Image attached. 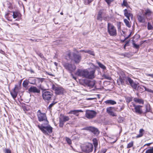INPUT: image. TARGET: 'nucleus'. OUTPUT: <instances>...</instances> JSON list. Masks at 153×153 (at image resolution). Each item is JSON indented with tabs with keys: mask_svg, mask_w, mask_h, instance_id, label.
<instances>
[{
	"mask_svg": "<svg viewBox=\"0 0 153 153\" xmlns=\"http://www.w3.org/2000/svg\"><path fill=\"white\" fill-rule=\"evenodd\" d=\"M125 82L126 84L130 85L134 89H136L137 84L135 83L130 78L128 77H125L123 79L122 78L120 77L117 80V83L119 85H123Z\"/></svg>",
	"mask_w": 153,
	"mask_h": 153,
	"instance_id": "nucleus-1",
	"label": "nucleus"
},
{
	"mask_svg": "<svg viewBox=\"0 0 153 153\" xmlns=\"http://www.w3.org/2000/svg\"><path fill=\"white\" fill-rule=\"evenodd\" d=\"M37 126L41 131L45 135H48L49 134L52 132L53 128L49 125L42 124L41 125H38Z\"/></svg>",
	"mask_w": 153,
	"mask_h": 153,
	"instance_id": "nucleus-2",
	"label": "nucleus"
},
{
	"mask_svg": "<svg viewBox=\"0 0 153 153\" xmlns=\"http://www.w3.org/2000/svg\"><path fill=\"white\" fill-rule=\"evenodd\" d=\"M68 55L71 60L74 62L76 64H79L80 62L82 57L80 55L76 54L75 53H71L69 52Z\"/></svg>",
	"mask_w": 153,
	"mask_h": 153,
	"instance_id": "nucleus-3",
	"label": "nucleus"
},
{
	"mask_svg": "<svg viewBox=\"0 0 153 153\" xmlns=\"http://www.w3.org/2000/svg\"><path fill=\"white\" fill-rule=\"evenodd\" d=\"M37 116L39 121H44L45 125H47L48 124V122L45 114L42 113L40 110H39L37 112Z\"/></svg>",
	"mask_w": 153,
	"mask_h": 153,
	"instance_id": "nucleus-4",
	"label": "nucleus"
},
{
	"mask_svg": "<svg viewBox=\"0 0 153 153\" xmlns=\"http://www.w3.org/2000/svg\"><path fill=\"white\" fill-rule=\"evenodd\" d=\"M51 89L55 91V93L57 95L62 94L64 93V89L62 87L57 85L52 84Z\"/></svg>",
	"mask_w": 153,
	"mask_h": 153,
	"instance_id": "nucleus-5",
	"label": "nucleus"
},
{
	"mask_svg": "<svg viewBox=\"0 0 153 153\" xmlns=\"http://www.w3.org/2000/svg\"><path fill=\"white\" fill-rule=\"evenodd\" d=\"M108 31L111 36H115L117 35V30L115 27L110 23L108 24Z\"/></svg>",
	"mask_w": 153,
	"mask_h": 153,
	"instance_id": "nucleus-6",
	"label": "nucleus"
},
{
	"mask_svg": "<svg viewBox=\"0 0 153 153\" xmlns=\"http://www.w3.org/2000/svg\"><path fill=\"white\" fill-rule=\"evenodd\" d=\"M62 65L69 72L72 73L76 68L74 65L70 64L67 62H63Z\"/></svg>",
	"mask_w": 153,
	"mask_h": 153,
	"instance_id": "nucleus-7",
	"label": "nucleus"
},
{
	"mask_svg": "<svg viewBox=\"0 0 153 153\" xmlns=\"http://www.w3.org/2000/svg\"><path fill=\"white\" fill-rule=\"evenodd\" d=\"M53 94L52 92L44 90L42 92V96L45 101L50 100L53 97Z\"/></svg>",
	"mask_w": 153,
	"mask_h": 153,
	"instance_id": "nucleus-8",
	"label": "nucleus"
},
{
	"mask_svg": "<svg viewBox=\"0 0 153 153\" xmlns=\"http://www.w3.org/2000/svg\"><path fill=\"white\" fill-rule=\"evenodd\" d=\"M97 114V113L94 110H87L86 111L85 116L89 119H91L95 117Z\"/></svg>",
	"mask_w": 153,
	"mask_h": 153,
	"instance_id": "nucleus-9",
	"label": "nucleus"
},
{
	"mask_svg": "<svg viewBox=\"0 0 153 153\" xmlns=\"http://www.w3.org/2000/svg\"><path fill=\"white\" fill-rule=\"evenodd\" d=\"M85 78L88 79H92L94 77L95 70L90 69H86Z\"/></svg>",
	"mask_w": 153,
	"mask_h": 153,
	"instance_id": "nucleus-10",
	"label": "nucleus"
},
{
	"mask_svg": "<svg viewBox=\"0 0 153 153\" xmlns=\"http://www.w3.org/2000/svg\"><path fill=\"white\" fill-rule=\"evenodd\" d=\"M93 149V146L92 144L88 143L84 146L82 148V150L87 153H89L92 152Z\"/></svg>",
	"mask_w": 153,
	"mask_h": 153,
	"instance_id": "nucleus-11",
	"label": "nucleus"
},
{
	"mask_svg": "<svg viewBox=\"0 0 153 153\" xmlns=\"http://www.w3.org/2000/svg\"><path fill=\"white\" fill-rule=\"evenodd\" d=\"M86 69H78L75 74L78 76L85 78Z\"/></svg>",
	"mask_w": 153,
	"mask_h": 153,
	"instance_id": "nucleus-12",
	"label": "nucleus"
},
{
	"mask_svg": "<svg viewBox=\"0 0 153 153\" xmlns=\"http://www.w3.org/2000/svg\"><path fill=\"white\" fill-rule=\"evenodd\" d=\"M82 129L89 130L96 135L99 134L100 133L97 129L91 126L86 127L83 128Z\"/></svg>",
	"mask_w": 153,
	"mask_h": 153,
	"instance_id": "nucleus-13",
	"label": "nucleus"
},
{
	"mask_svg": "<svg viewBox=\"0 0 153 153\" xmlns=\"http://www.w3.org/2000/svg\"><path fill=\"white\" fill-rule=\"evenodd\" d=\"M133 105L134 107L135 112L139 114H141L142 113V106L140 105H136L135 104H133Z\"/></svg>",
	"mask_w": 153,
	"mask_h": 153,
	"instance_id": "nucleus-14",
	"label": "nucleus"
},
{
	"mask_svg": "<svg viewBox=\"0 0 153 153\" xmlns=\"http://www.w3.org/2000/svg\"><path fill=\"white\" fill-rule=\"evenodd\" d=\"M114 108L112 107H108L106 109V111L107 113L110 115L112 116H116L117 114L113 112Z\"/></svg>",
	"mask_w": 153,
	"mask_h": 153,
	"instance_id": "nucleus-15",
	"label": "nucleus"
},
{
	"mask_svg": "<svg viewBox=\"0 0 153 153\" xmlns=\"http://www.w3.org/2000/svg\"><path fill=\"white\" fill-rule=\"evenodd\" d=\"M45 79L44 78H40L36 77L34 79V81L33 82H30V84L33 85L36 84L37 83L39 84L42 83Z\"/></svg>",
	"mask_w": 153,
	"mask_h": 153,
	"instance_id": "nucleus-16",
	"label": "nucleus"
},
{
	"mask_svg": "<svg viewBox=\"0 0 153 153\" xmlns=\"http://www.w3.org/2000/svg\"><path fill=\"white\" fill-rule=\"evenodd\" d=\"M28 90L31 93H39L40 92V90L36 87L34 86H31L29 88Z\"/></svg>",
	"mask_w": 153,
	"mask_h": 153,
	"instance_id": "nucleus-17",
	"label": "nucleus"
},
{
	"mask_svg": "<svg viewBox=\"0 0 153 153\" xmlns=\"http://www.w3.org/2000/svg\"><path fill=\"white\" fill-rule=\"evenodd\" d=\"M124 12L125 16L127 18L128 20H130V17L132 19L133 18V14L131 13H128L127 9H125L124 10Z\"/></svg>",
	"mask_w": 153,
	"mask_h": 153,
	"instance_id": "nucleus-18",
	"label": "nucleus"
},
{
	"mask_svg": "<svg viewBox=\"0 0 153 153\" xmlns=\"http://www.w3.org/2000/svg\"><path fill=\"white\" fill-rule=\"evenodd\" d=\"M83 111L82 110H72L69 112L68 114H73L75 115L76 116L79 115L78 113L79 112H82Z\"/></svg>",
	"mask_w": 153,
	"mask_h": 153,
	"instance_id": "nucleus-19",
	"label": "nucleus"
},
{
	"mask_svg": "<svg viewBox=\"0 0 153 153\" xmlns=\"http://www.w3.org/2000/svg\"><path fill=\"white\" fill-rule=\"evenodd\" d=\"M137 17L138 20L140 22L144 23L145 22L146 19L144 16L138 15Z\"/></svg>",
	"mask_w": 153,
	"mask_h": 153,
	"instance_id": "nucleus-20",
	"label": "nucleus"
},
{
	"mask_svg": "<svg viewBox=\"0 0 153 153\" xmlns=\"http://www.w3.org/2000/svg\"><path fill=\"white\" fill-rule=\"evenodd\" d=\"M16 88H17L16 85V86L15 88H14L13 91L10 92V94L11 96L14 99L16 97L17 95V92L16 91Z\"/></svg>",
	"mask_w": 153,
	"mask_h": 153,
	"instance_id": "nucleus-21",
	"label": "nucleus"
},
{
	"mask_svg": "<svg viewBox=\"0 0 153 153\" xmlns=\"http://www.w3.org/2000/svg\"><path fill=\"white\" fill-rule=\"evenodd\" d=\"M105 102L108 105H114L116 104V102L112 100H108Z\"/></svg>",
	"mask_w": 153,
	"mask_h": 153,
	"instance_id": "nucleus-22",
	"label": "nucleus"
},
{
	"mask_svg": "<svg viewBox=\"0 0 153 153\" xmlns=\"http://www.w3.org/2000/svg\"><path fill=\"white\" fill-rule=\"evenodd\" d=\"M59 118H61L62 120L64 122L68 121L70 120L69 117L65 116L63 115H60Z\"/></svg>",
	"mask_w": 153,
	"mask_h": 153,
	"instance_id": "nucleus-23",
	"label": "nucleus"
},
{
	"mask_svg": "<svg viewBox=\"0 0 153 153\" xmlns=\"http://www.w3.org/2000/svg\"><path fill=\"white\" fill-rule=\"evenodd\" d=\"M134 101L136 103H138L139 104H144V101L142 99L135 98L134 99Z\"/></svg>",
	"mask_w": 153,
	"mask_h": 153,
	"instance_id": "nucleus-24",
	"label": "nucleus"
},
{
	"mask_svg": "<svg viewBox=\"0 0 153 153\" xmlns=\"http://www.w3.org/2000/svg\"><path fill=\"white\" fill-rule=\"evenodd\" d=\"M144 130L143 129H140L139 134L136 136L137 138H139L142 137L143 134Z\"/></svg>",
	"mask_w": 153,
	"mask_h": 153,
	"instance_id": "nucleus-25",
	"label": "nucleus"
},
{
	"mask_svg": "<svg viewBox=\"0 0 153 153\" xmlns=\"http://www.w3.org/2000/svg\"><path fill=\"white\" fill-rule=\"evenodd\" d=\"M93 143L94 147V150H96V147L98 145V142L96 139L94 138L93 139Z\"/></svg>",
	"mask_w": 153,
	"mask_h": 153,
	"instance_id": "nucleus-26",
	"label": "nucleus"
},
{
	"mask_svg": "<svg viewBox=\"0 0 153 153\" xmlns=\"http://www.w3.org/2000/svg\"><path fill=\"white\" fill-rule=\"evenodd\" d=\"M20 13L18 12H13V17L14 19H15L17 17L19 16Z\"/></svg>",
	"mask_w": 153,
	"mask_h": 153,
	"instance_id": "nucleus-27",
	"label": "nucleus"
},
{
	"mask_svg": "<svg viewBox=\"0 0 153 153\" xmlns=\"http://www.w3.org/2000/svg\"><path fill=\"white\" fill-rule=\"evenodd\" d=\"M146 112H150L151 111L150 106L149 104H147L145 105Z\"/></svg>",
	"mask_w": 153,
	"mask_h": 153,
	"instance_id": "nucleus-28",
	"label": "nucleus"
},
{
	"mask_svg": "<svg viewBox=\"0 0 153 153\" xmlns=\"http://www.w3.org/2000/svg\"><path fill=\"white\" fill-rule=\"evenodd\" d=\"M64 122L62 120L61 118H59V126L60 127H62L64 124Z\"/></svg>",
	"mask_w": 153,
	"mask_h": 153,
	"instance_id": "nucleus-29",
	"label": "nucleus"
},
{
	"mask_svg": "<svg viewBox=\"0 0 153 153\" xmlns=\"http://www.w3.org/2000/svg\"><path fill=\"white\" fill-rule=\"evenodd\" d=\"M102 13L100 11L97 15V19L98 20L102 21Z\"/></svg>",
	"mask_w": 153,
	"mask_h": 153,
	"instance_id": "nucleus-30",
	"label": "nucleus"
},
{
	"mask_svg": "<svg viewBox=\"0 0 153 153\" xmlns=\"http://www.w3.org/2000/svg\"><path fill=\"white\" fill-rule=\"evenodd\" d=\"M134 142L133 141H131L129 143H128L127 146V148L129 149L132 147L134 145Z\"/></svg>",
	"mask_w": 153,
	"mask_h": 153,
	"instance_id": "nucleus-31",
	"label": "nucleus"
},
{
	"mask_svg": "<svg viewBox=\"0 0 153 153\" xmlns=\"http://www.w3.org/2000/svg\"><path fill=\"white\" fill-rule=\"evenodd\" d=\"M124 22L126 26L128 27H131V25L130 24L129 22L127 19H124Z\"/></svg>",
	"mask_w": 153,
	"mask_h": 153,
	"instance_id": "nucleus-32",
	"label": "nucleus"
},
{
	"mask_svg": "<svg viewBox=\"0 0 153 153\" xmlns=\"http://www.w3.org/2000/svg\"><path fill=\"white\" fill-rule=\"evenodd\" d=\"M121 5L122 6H124L127 7H128L129 6L128 4L127 1L126 0H124L123 2V3Z\"/></svg>",
	"mask_w": 153,
	"mask_h": 153,
	"instance_id": "nucleus-33",
	"label": "nucleus"
},
{
	"mask_svg": "<svg viewBox=\"0 0 153 153\" xmlns=\"http://www.w3.org/2000/svg\"><path fill=\"white\" fill-rule=\"evenodd\" d=\"M123 106L118 105L117 106L116 110L118 111H120L123 109Z\"/></svg>",
	"mask_w": 153,
	"mask_h": 153,
	"instance_id": "nucleus-34",
	"label": "nucleus"
},
{
	"mask_svg": "<svg viewBox=\"0 0 153 153\" xmlns=\"http://www.w3.org/2000/svg\"><path fill=\"white\" fill-rule=\"evenodd\" d=\"M97 63L98 65L101 68L103 69H106L105 67L100 62H97Z\"/></svg>",
	"mask_w": 153,
	"mask_h": 153,
	"instance_id": "nucleus-35",
	"label": "nucleus"
},
{
	"mask_svg": "<svg viewBox=\"0 0 153 153\" xmlns=\"http://www.w3.org/2000/svg\"><path fill=\"white\" fill-rule=\"evenodd\" d=\"M95 82L94 81H91L88 83V85L90 86L93 87L95 85Z\"/></svg>",
	"mask_w": 153,
	"mask_h": 153,
	"instance_id": "nucleus-36",
	"label": "nucleus"
},
{
	"mask_svg": "<svg viewBox=\"0 0 153 153\" xmlns=\"http://www.w3.org/2000/svg\"><path fill=\"white\" fill-rule=\"evenodd\" d=\"M103 77L104 78L107 79L109 80H110L111 79V78L108 75L104 74L103 76Z\"/></svg>",
	"mask_w": 153,
	"mask_h": 153,
	"instance_id": "nucleus-37",
	"label": "nucleus"
},
{
	"mask_svg": "<svg viewBox=\"0 0 153 153\" xmlns=\"http://www.w3.org/2000/svg\"><path fill=\"white\" fill-rule=\"evenodd\" d=\"M93 0H84L85 4L88 5L90 4Z\"/></svg>",
	"mask_w": 153,
	"mask_h": 153,
	"instance_id": "nucleus-38",
	"label": "nucleus"
},
{
	"mask_svg": "<svg viewBox=\"0 0 153 153\" xmlns=\"http://www.w3.org/2000/svg\"><path fill=\"white\" fill-rule=\"evenodd\" d=\"M147 28L149 30H151L153 29V27L149 22H148V24Z\"/></svg>",
	"mask_w": 153,
	"mask_h": 153,
	"instance_id": "nucleus-39",
	"label": "nucleus"
},
{
	"mask_svg": "<svg viewBox=\"0 0 153 153\" xmlns=\"http://www.w3.org/2000/svg\"><path fill=\"white\" fill-rule=\"evenodd\" d=\"M143 87L144 88L145 90L146 91L153 93V91L152 90L149 88H147L145 86H143Z\"/></svg>",
	"mask_w": 153,
	"mask_h": 153,
	"instance_id": "nucleus-40",
	"label": "nucleus"
},
{
	"mask_svg": "<svg viewBox=\"0 0 153 153\" xmlns=\"http://www.w3.org/2000/svg\"><path fill=\"white\" fill-rule=\"evenodd\" d=\"M65 140L67 143L69 144H71V140L68 137H66L65 138Z\"/></svg>",
	"mask_w": 153,
	"mask_h": 153,
	"instance_id": "nucleus-41",
	"label": "nucleus"
},
{
	"mask_svg": "<svg viewBox=\"0 0 153 153\" xmlns=\"http://www.w3.org/2000/svg\"><path fill=\"white\" fill-rule=\"evenodd\" d=\"M86 52H87V53H88V54H89L90 55H92L93 56L94 55L93 51L90 50H88Z\"/></svg>",
	"mask_w": 153,
	"mask_h": 153,
	"instance_id": "nucleus-42",
	"label": "nucleus"
},
{
	"mask_svg": "<svg viewBox=\"0 0 153 153\" xmlns=\"http://www.w3.org/2000/svg\"><path fill=\"white\" fill-rule=\"evenodd\" d=\"M123 120L124 118L123 117H120L118 118V121L119 123H122L123 122Z\"/></svg>",
	"mask_w": 153,
	"mask_h": 153,
	"instance_id": "nucleus-43",
	"label": "nucleus"
},
{
	"mask_svg": "<svg viewBox=\"0 0 153 153\" xmlns=\"http://www.w3.org/2000/svg\"><path fill=\"white\" fill-rule=\"evenodd\" d=\"M28 85V82H27L25 81H24L23 82V83H22V85H23V86H24V87H25V88H26L27 87Z\"/></svg>",
	"mask_w": 153,
	"mask_h": 153,
	"instance_id": "nucleus-44",
	"label": "nucleus"
},
{
	"mask_svg": "<svg viewBox=\"0 0 153 153\" xmlns=\"http://www.w3.org/2000/svg\"><path fill=\"white\" fill-rule=\"evenodd\" d=\"M145 153H153V148L147 150L146 151Z\"/></svg>",
	"mask_w": 153,
	"mask_h": 153,
	"instance_id": "nucleus-45",
	"label": "nucleus"
},
{
	"mask_svg": "<svg viewBox=\"0 0 153 153\" xmlns=\"http://www.w3.org/2000/svg\"><path fill=\"white\" fill-rule=\"evenodd\" d=\"M132 100V98L130 97H128L126 98V102L128 103H129Z\"/></svg>",
	"mask_w": 153,
	"mask_h": 153,
	"instance_id": "nucleus-46",
	"label": "nucleus"
},
{
	"mask_svg": "<svg viewBox=\"0 0 153 153\" xmlns=\"http://www.w3.org/2000/svg\"><path fill=\"white\" fill-rule=\"evenodd\" d=\"M151 12L149 9H147L146 10L145 14L146 15H147L149 13L151 14Z\"/></svg>",
	"mask_w": 153,
	"mask_h": 153,
	"instance_id": "nucleus-47",
	"label": "nucleus"
},
{
	"mask_svg": "<svg viewBox=\"0 0 153 153\" xmlns=\"http://www.w3.org/2000/svg\"><path fill=\"white\" fill-rule=\"evenodd\" d=\"M133 45L134 47L137 49H138L139 48V45L135 44L134 43H133Z\"/></svg>",
	"mask_w": 153,
	"mask_h": 153,
	"instance_id": "nucleus-48",
	"label": "nucleus"
},
{
	"mask_svg": "<svg viewBox=\"0 0 153 153\" xmlns=\"http://www.w3.org/2000/svg\"><path fill=\"white\" fill-rule=\"evenodd\" d=\"M4 152L5 153H11L10 150L8 149H6L4 150Z\"/></svg>",
	"mask_w": 153,
	"mask_h": 153,
	"instance_id": "nucleus-49",
	"label": "nucleus"
},
{
	"mask_svg": "<svg viewBox=\"0 0 153 153\" xmlns=\"http://www.w3.org/2000/svg\"><path fill=\"white\" fill-rule=\"evenodd\" d=\"M55 103H54V102H53V103H51V104H50L49 106H48V108L50 109H51V108L55 104Z\"/></svg>",
	"mask_w": 153,
	"mask_h": 153,
	"instance_id": "nucleus-50",
	"label": "nucleus"
},
{
	"mask_svg": "<svg viewBox=\"0 0 153 153\" xmlns=\"http://www.w3.org/2000/svg\"><path fill=\"white\" fill-rule=\"evenodd\" d=\"M105 1L108 4H110L113 1V0H105Z\"/></svg>",
	"mask_w": 153,
	"mask_h": 153,
	"instance_id": "nucleus-51",
	"label": "nucleus"
},
{
	"mask_svg": "<svg viewBox=\"0 0 153 153\" xmlns=\"http://www.w3.org/2000/svg\"><path fill=\"white\" fill-rule=\"evenodd\" d=\"M106 151V149H104L102 150L100 152V153H105Z\"/></svg>",
	"mask_w": 153,
	"mask_h": 153,
	"instance_id": "nucleus-52",
	"label": "nucleus"
},
{
	"mask_svg": "<svg viewBox=\"0 0 153 153\" xmlns=\"http://www.w3.org/2000/svg\"><path fill=\"white\" fill-rule=\"evenodd\" d=\"M146 75L147 76H150L152 78V77L153 74H146Z\"/></svg>",
	"mask_w": 153,
	"mask_h": 153,
	"instance_id": "nucleus-53",
	"label": "nucleus"
},
{
	"mask_svg": "<svg viewBox=\"0 0 153 153\" xmlns=\"http://www.w3.org/2000/svg\"><path fill=\"white\" fill-rule=\"evenodd\" d=\"M80 52H82V51H83L85 53H87V50H80Z\"/></svg>",
	"mask_w": 153,
	"mask_h": 153,
	"instance_id": "nucleus-54",
	"label": "nucleus"
},
{
	"mask_svg": "<svg viewBox=\"0 0 153 153\" xmlns=\"http://www.w3.org/2000/svg\"><path fill=\"white\" fill-rule=\"evenodd\" d=\"M54 64H55V65L56 66H57L58 65V63H57L56 62H55L54 63Z\"/></svg>",
	"mask_w": 153,
	"mask_h": 153,
	"instance_id": "nucleus-55",
	"label": "nucleus"
},
{
	"mask_svg": "<svg viewBox=\"0 0 153 153\" xmlns=\"http://www.w3.org/2000/svg\"><path fill=\"white\" fill-rule=\"evenodd\" d=\"M130 35H129L128 37H127L126 38H125V40H126L127 39H128V38L129 37V36Z\"/></svg>",
	"mask_w": 153,
	"mask_h": 153,
	"instance_id": "nucleus-56",
	"label": "nucleus"
},
{
	"mask_svg": "<svg viewBox=\"0 0 153 153\" xmlns=\"http://www.w3.org/2000/svg\"><path fill=\"white\" fill-rule=\"evenodd\" d=\"M40 56L41 57H42V54L40 53Z\"/></svg>",
	"mask_w": 153,
	"mask_h": 153,
	"instance_id": "nucleus-57",
	"label": "nucleus"
},
{
	"mask_svg": "<svg viewBox=\"0 0 153 153\" xmlns=\"http://www.w3.org/2000/svg\"><path fill=\"white\" fill-rule=\"evenodd\" d=\"M73 77L74 79L76 80V78L75 77L73 76Z\"/></svg>",
	"mask_w": 153,
	"mask_h": 153,
	"instance_id": "nucleus-58",
	"label": "nucleus"
},
{
	"mask_svg": "<svg viewBox=\"0 0 153 153\" xmlns=\"http://www.w3.org/2000/svg\"><path fill=\"white\" fill-rule=\"evenodd\" d=\"M93 98H88V100H92L93 99Z\"/></svg>",
	"mask_w": 153,
	"mask_h": 153,
	"instance_id": "nucleus-59",
	"label": "nucleus"
},
{
	"mask_svg": "<svg viewBox=\"0 0 153 153\" xmlns=\"http://www.w3.org/2000/svg\"><path fill=\"white\" fill-rule=\"evenodd\" d=\"M33 79V80H32V82H33V81H34V79Z\"/></svg>",
	"mask_w": 153,
	"mask_h": 153,
	"instance_id": "nucleus-60",
	"label": "nucleus"
},
{
	"mask_svg": "<svg viewBox=\"0 0 153 153\" xmlns=\"http://www.w3.org/2000/svg\"><path fill=\"white\" fill-rule=\"evenodd\" d=\"M60 14H61V15H63V13H62V12H61V13H60Z\"/></svg>",
	"mask_w": 153,
	"mask_h": 153,
	"instance_id": "nucleus-61",
	"label": "nucleus"
},
{
	"mask_svg": "<svg viewBox=\"0 0 153 153\" xmlns=\"http://www.w3.org/2000/svg\"><path fill=\"white\" fill-rule=\"evenodd\" d=\"M126 44H125V45H124V48H126Z\"/></svg>",
	"mask_w": 153,
	"mask_h": 153,
	"instance_id": "nucleus-62",
	"label": "nucleus"
},
{
	"mask_svg": "<svg viewBox=\"0 0 153 153\" xmlns=\"http://www.w3.org/2000/svg\"><path fill=\"white\" fill-rule=\"evenodd\" d=\"M120 29V26H119L118 27V29Z\"/></svg>",
	"mask_w": 153,
	"mask_h": 153,
	"instance_id": "nucleus-63",
	"label": "nucleus"
},
{
	"mask_svg": "<svg viewBox=\"0 0 153 153\" xmlns=\"http://www.w3.org/2000/svg\"><path fill=\"white\" fill-rule=\"evenodd\" d=\"M15 24H16V25H17V26L18 25V24L17 23H15Z\"/></svg>",
	"mask_w": 153,
	"mask_h": 153,
	"instance_id": "nucleus-64",
	"label": "nucleus"
}]
</instances>
